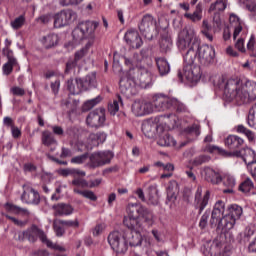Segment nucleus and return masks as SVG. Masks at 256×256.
<instances>
[{"mask_svg": "<svg viewBox=\"0 0 256 256\" xmlns=\"http://www.w3.org/2000/svg\"><path fill=\"white\" fill-rule=\"evenodd\" d=\"M124 59L125 65L136 67L130 68L128 73L119 82L121 94L131 97L136 93V85H147L149 83L150 74L147 67L143 65V58L139 54L135 53L132 60L127 57Z\"/></svg>", "mask_w": 256, "mask_h": 256, "instance_id": "obj_1", "label": "nucleus"}, {"mask_svg": "<svg viewBox=\"0 0 256 256\" xmlns=\"http://www.w3.org/2000/svg\"><path fill=\"white\" fill-rule=\"evenodd\" d=\"M195 59H197V52L190 51L184 56V68L178 71V78L183 81V77L188 83H199L201 80V67L195 65Z\"/></svg>", "mask_w": 256, "mask_h": 256, "instance_id": "obj_2", "label": "nucleus"}, {"mask_svg": "<svg viewBox=\"0 0 256 256\" xmlns=\"http://www.w3.org/2000/svg\"><path fill=\"white\" fill-rule=\"evenodd\" d=\"M177 46L180 51L196 53L195 49H199V41L195 37V28L185 26L178 35Z\"/></svg>", "mask_w": 256, "mask_h": 256, "instance_id": "obj_3", "label": "nucleus"}, {"mask_svg": "<svg viewBox=\"0 0 256 256\" xmlns=\"http://www.w3.org/2000/svg\"><path fill=\"white\" fill-rule=\"evenodd\" d=\"M228 212L218 223V231L220 233H229L235 227L237 219H241L243 215V208L234 204L228 207Z\"/></svg>", "mask_w": 256, "mask_h": 256, "instance_id": "obj_4", "label": "nucleus"}, {"mask_svg": "<svg viewBox=\"0 0 256 256\" xmlns=\"http://www.w3.org/2000/svg\"><path fill=\"white\" fill-rule=\"evenodd\" d=\"M99 27V22L86 21L81 22L78 26L72 31L73 41L75 43H81V41L90 37V41H93L94 33Z\"/></svg>", "mask_w": 256, "mask_h": 256, "instance_id": "obj_5", "label": "nucleus"}, {"mask_svg": "<svg viewBox=\"0 0 256 256\" xmlns=\"http://www.w3.org/2000/svg\"><path fill=\"white\" fill-rule=\"evenodd\" d=\"M220 87H224V97L226 101H236L238 105H241V90L243 84L237 79H229L224 82V85L220 84Z\"/></svg>", "mask_w": 256, "mask_h": 256, "instance_id": "obj_6", "label": "nucleus"}, {"mask_svg": "<svg viewBox=\"0 0 256 256\" xmlns=\"http://www.w3.org/2000/svg\"><path fill=\"white\" fill-rule=\"evenodd\" d=\"M196 56L198 55V61L200 65L204 67H209L215 63V48L209 45L198 44V48H195Z\"/></svg>", "mask_w": 256, "mask_h": 256, "instance_id": "obj_7", "label": "nucleus"}, {"mask_svg": "<svg viewBox=\"0 0 256 256\" xmlns=\"http://www.w3.org/2000/svg\"><path fill=\"white\" fill-rule=\"evenodd\" d=\"M37 238L40 239L43 243H45L47 239V235L45 232L36 225H32L30 228L26 229L25 231L18 233V241H25L27 239L30 243H35Z\"/></svg>", "mask_w": 256, "mask_h": 256, "instance_id": "obj_8", "label": "nucleus"}, {"mask_svg": "<svg viewBox=\"0 0 256 256\" xmlns=\"http://www.w3.org/2000/svg\"><path fill=\"white\" fill-rule=\"evenodd\" d=\"M113 157L114 154L111 151L95 152L89 157L90 162L87 164V167H89L90 169H97V167L109 165Z\"/></svg>", "mask_w": 256, "mask_h": 256, "instance_id": "obj_9", "label": "nucleus"}, {"mask_svg": "<svg viewBox=\"0 0 256 256\" xmlns=\"http://www.w3.org/2000/svg\"><path fill=\"white\" fill-rule=\"evenodd\" d=\"M108 243L116 253H126L128 249L127 240L119 231H114L108 236Z\"/></svg>", "mask_w": 256, "mask_h": 256, "instance_id": "obj_10", "label": "nucleus"}, {"mask_svg": "<svg viewBox=\"0 0 256 256\" xmlns=\"http://www.w3.org/2000/svg\"><path fill=\"white\" fill-rule=\"evenodd\" d=\"M155 19L153 16L146 14L143 16L140 24L139 31L148 41L153 40V35H155Z\"/></svg>", "mask_w": 256, "mask_h": 256, "instance_id": "obj_11", "label": "nucleus"}, {"mask_svg": "<svg viewBox=\"0 0 256 256\" xmlns=\"http://www.w3.org/2000/svg\"><path fill=\"white\" fill-rule=\"evenodd\" d=\"M22 187L21 201L23 203H27V205H39L41 203V196L37 190L33 189L29 184H24Z\"/></svg>", "mask_w": 256, "mask_h": 256, "instance_id": "obj_12", "label": "nucleus"}, {"mask_svg": "<svg viewBox=\"0 0 256 256\" xmlns=\"http://www.w3.org/2000/svg\"><path fill=\"white\" fill-rule=\"evenodd\" d=\"M77 15L72 10H61L54 16V27L61 29V27H67Z\"/></svg>", "mask_w": 256, "mask_h": 256, "instance_id": "obj_13", "label": "nucleus"}, {"mask_svg": "<svg viewBox=\"0 0 256 256\" xmlns=\"http://www.w3.org/2000/svg\"><path fill=\"white\" fill-rule=\"evenodd\" d=\"M202 195L203 187L198 186L194 197V207L195 209H198L199 215H201V213H203V211L205 210V207L209 205V198L211 197V192L207 190L204 196Z\"/></svg>", "mask_w": 256, "mask_h": 256, "instance_id": "obj_14", "label": "nucleus"}, {"mask_svg": "<svg viewBox=\"0 0 256 256\" xmlns=\"http://www.w3.org/2000/svg\"><path fill=\"white\" fill-rule=\"evenodd\" d=\"M127 212L137 213V215H139L140 217H142V219H144L147 225H153V219H154L153 212L148 208H146L145 206H139L137 204H129Z\"/></svg>", "mask_w": 256, "mask_h": 256, "instance_id": "obj_15", "label": "nucleus"}, {"mask_svg": "<svg viewBox=\"0 0 256 256\" xmlns=\"http://www.w3.org/2000/svg\"><path fill=\"white\" fill-rule=\"evenodd\" d=\"M153 103L148 101H135L132 104V113L136 117H143V115H149V113H153Z\"/></svg>", "mask_w": 256, "mask_h": 256, "instance_id": "obj_16", "label": "nucleus"}, {"mask_svg": "<svg viewBox=\"0 0 256 256\" xmlns=\"http://www.w3.org/2000/svg\"><path fill=\"white\" fill-rule=\"evenodd\" d=\"M256 99V84H246L242 85L240 105L243 103H251Z\"/></svg>", "mask_w": 256, "mask_h": 256, "instance_id": "obj_17", "label": "nucleus"}, {"mask_svg": "<svg viewBox=\"0 0 256 256\" xmlns=\"http://www.w3.org/2000/svg\"><path fill=\"white\" fill-rule=\"evenodd\" d=\"M86 123L89 127H101L105 123V112L103 110H96L89 113L86 118Z\"/></svg>", "mask_w": 256, "mask_h": 256, "instance_id": "obj_18", "label": "nucleus"}, {"mask_svg": "<svg viewBox=\"0 0 256 256\" xmlns=\"http://www.w3.org/2000/svg\"><path fill=\"white\" fill-rule=\"evenodd\" d=\"M173 98L167 96H155L153 100L154 111H167L171 109Z\"/></svg>", "mask_w": 256, "mask_h": 256, "instance_id": "obj_19", "label": "nucleus"}, {"mask_svg": "<svg viewBox=\"0 0 256 256\" xmlns=\"http://www.w3.org/2000/svg\"><path fill=\"white\" fill-rule=\"evenodd\" d=\"M124 39L132 49H139L143 45V39L136 30H129L125 33Z\"/></svg>", "mask_w": 256, "mask_h": 256, "instance_id": "obj_20", "label": "nucleus"}, {"mask_svg": "<svg viewBox=\"0 0 256 256\" xmlns=\"http://www.w3.org/2000/svg\"><path fill=\"white\" fill-rule=\"evenodd\" d=\"M123 223L125 227L132 231H141V222H139V215L135 212H128V216L124 217Z\"/></svg>", "mask_w": 256, "mask_h": 256, "instance_id": "obj_21", "label": "nucleus"}, {"mask_svg": "<svg viewBox=\"0 0 256 256\" xmlns=\"http://www.w3.org/2000/svg\"><path fill=\"white\" fill-rule=\"evenodd\" d=\"M202 176L205 181L212 183V185H219L223 181L221 174L210 167H205L202 171Z\"/></svg>", "mask_w": 256, "mask_h": 256, "instance_id": "obj_22", "label": "nucleus"}, {"mask_svg": "<svg viewBox=\"0 0 256 256\" xmlns=\"http://www.w3.org/2000/svg\"><path fill=\"white\" fill-rule=\"evenodd\" d=\"M79 87L82 88V91H89L97 87V76L95 72L88 74L84 79H78Z\"/></svg>", "mask_w": 256, "mask_h": 256, "instance_id": "obj_23", "label": "nucleus"}, {"mask_svg": "<svg viewBox=\"0 0 256 256\" xmlns=\"http://www.w3.org/2000/svg\"><path fill=\"white\" fill-rule=\"evenodd\" d=\"M224 143L228 149H231V151H237V149L242 147V145L245 143V140L237 135H229L224 140Z\"/></svg>", "mask_w": 256, "mask_h": 256, "instance_id": "obj_24", "label": "nucleus"}, {"mask_svg": "<svg viewBox=\"0 0 256 256\" xmlns=\"http://www.w3.org/2000/svg\"><path fill=\"white\" fill-rule=\"evenodd\" d=\"M55 217H63V215H71L73 207L69 204L59 203L52 206Z\"/></svg>", "mask_w": 256, "mask_h": 256, "instance_id": "obj_25", "label": "nucleus"}, {"mask_svg": "<svg viewBox=\"0 0 256 256\" xmlns=\"http://www.w3.org/2000/svg\"><path fill=\"white\" fill-rule=\"evenodd\" d=\"M8 61L3 65L4 75H11L13 68L17 65V59L13 57V51L7 50Z\"/></svg>", "mask_w": 256, "mask_h": 256, "instance_id": "obj_26", "label": "nucleus"}, {"mask_svg": "<svg viewBox=\"0 0 256 256\" xmlns=\"http://www.w3.org/2000/svg\"><path fill=\"white\" fill-rule=\"evenodd\" d=\"M5 209L6 211H8V213H12V215H23L24 217H29L30 215L29 210H27V208H22L11 203H6Z\"/></svg>", "mask_w": 256, "mask_h": 256, "instance_id": "obj_27", "label": "nucleus"}, {"mask_svg": "<svg viewBox=\"0 0 256 256\" xmlns=\"http://www.w3.org/2000/svg\"><path fill=\"white\" fill-rule=\"evenodd\" d=\"M157 143L160 147H176L177 145V141L167 132L159 136Z\"/></svg>", "mask_w": 256, "mask_h": 256, "instance_id": "obj_28", "label": "nucleus"}, {"mask_svg": "<svg viewBox=\"0 0 256 256\" xmlns=\"http://www.w3.org/2000/svg\"><path fill=\"white\" fill-rule=\"evenodd\" d=\"M173 47V40L171 36L167 33H164L160 40V51L162 53H169Z\"/></svg>", "mask_w": 256, "mask_h": 256, "instance_id": "obj_29", "label": "nucleus"}, {"mask_svg": "<svg viewBox=\"0 0 256 256\" xmlns=\"http://www.w3.org/2000/svg\"><path fill=\"white\" fill-rule=\"evenodd\" d=\"M42 43L46 49H51V47H57L59 45V35L48 34L42 39Z\"/></svg>", "mask_w": 256, "mask_h": 256, "instance_id": "obj_30", "label": "nucleus"}, {"mask_svg": "<svg viewBox=\"0 0 256 256\" xmlns=\"http://www.w3.org/2000/svg\"><path fill=\"white\" fill-rule=\"evenodd\" d=\"M184 17L186 19H190V21H192V23H199V21H201V19H203V8L201 7V4H198L196 6V9L194 11V13H186L184 14Z\"/></svg>", "mask_w": 256, "mask_h": 256, "instance_id": "obj_31", "label": "nucleus"}, {"mask_svg": "<svg viewBox=\"0 0 256 256\" xmlns=\"http://www.w3.org/2000/svg\"><path fill=\"white\" fill-rule=\"evenodd\" d=\"M156 65L158 67V71L161 77L168 75L169 71H171V66L169 65L167 59L165 58H157Z\"/></svg>", "mask_w": 256, "mask_h": 256, "instance_id": "obj_32", "label": "nucleus"}, {"mask_svg": "<svg viewBox=\"0 0 256 256\" xmlns=\"http://www.w3.org/2000/svg\"><path fill=\"white\" fill-rule=\"evenodd\" d=\"M148 201L150 205H159V190L157 189V185L148 187Z\"/></svg>", "mask_w": 256, "mask_h": 256, "instance_id": "obj_33", "label": "nucleus"}, {"mask_svg": "<svg viewBox=\"0 0 256 256\" xmlns=\"http://www.w3.org/2000/svg\"><path fill=\"white\" fill-rule=\"evenodd\" d=\"M41 141L42 145H45V147L57 145V139H55V136H53V133H51L49 130H45L42 132Z\"/></svg>", "mask_w": 256, "mask_h": 256, "instance_id": "obj_34", "label": "nucleus"}, {"mask_svg": "<svg viewBox=\"0 0 256 256\" xmlns=\"http://www.w3.org/2000/svg\"><path fill=\"white\" fill-rule=\"evenodd\" d=\"M93 46V40H89L85 47L81 48L80 50L76 51L74 54V60L76 63H79L81 59L86 57L87 53H89V49Z\"/></svg>", "mask_w": 256, "mask_h": 256, "instance_id": "obj_35", "label": "nucleus"}, {"mask_svg": "<svg viewBox=\"0 0 256 256\" xmlns=\"http://www.w3.org/2000/svg\"><path fill=\"white\" fill-rule=\"evenodd\" d=\"M59 174L62 175V177H69V175H71L72 177H85L86 175L85 171H81L75 168L61 169L59 170Z\"/></svg>", "mask_w": 256, "mask_h": 256, "instance_id": "obj_36", "label": "nucleus"}, {"mask_svg": "<svg viewBox=\"0 0 256 256\" xmlns=\"http://www.w3.org/2000/svg\"><path fill=\"white\" fill-rule=\"evenodd\" d=\"M223 219V213L221 211L212 210L210 218V227L213 229L216 227V230L219 231V222Z\"/></svg>", "mask_w": 256, "mask_h": 256, "instance_id": "obj_37", "label": "nucleus"}, {"mask_svg": "<svg viewBox=\"0 0 256 256\" xmlns=\"http://www.w3.org/2000/svg\"><path fill=\"white\" fill-rule=\"evenodd\" d=\"M128 241L131 247H139V245L143 243V236H141V233H139V231H133L131 232Z\"/></svg>", "mask_w": 256, "mask_h": 256, "instance_id": "obj_38", "label": "nucleus"}, {"mask_svg": "<svg viewBox=\"0 0 256 256\" xmlns=\"http://www.w3.org/2000/svg\"><path fill=\"white\" fill-rule=\"evenodd\" d=\"M79 78H76L75 83L73 82V78H70L67 81V89L72 95H79L83 90L79 87Z\"/></svg>", "mask_w": 256, "mask_h": 256, "instance_id": "obj_39", "label": "nucleus"}, {"mask_svg": "<svg viewBox=\"0 0 256 256\" xmlns=\"http://www.w3.org/2000/svg\"><path fill=\"white\" fill-rule=\"evenodd\" d=\"M255 189V184L253 183V180L251 178H246L240 185H239V191L242 193H245V195L251 193Z\"/></svg>", "mask_w": 256, "mask_h": 256, "instance_id": "obj_40", "label": "nucleus"}, {"mask_svg": "<svg viewBox=\"0 0 256 256\" xmlns=\"http://www.w3.org/2000/svg\"><path fill=\"white\" fill-rule=\"evenodd\" d=\"M230 23H231V25H233V23H235L233 39H237V37H239V33H241V31H243V26H241L239 17H237L235 14L230 15Z\"/></svg>", "mask_w": 256, "mask_h": 256, "instance_id": "obj_41", "label": "nucleus"}, {"mask_svg": "<svg viewBox=\"0 0 256 256\" xmlns=\"http://www.w3.org/2000/svg\"><path fill=\"white\" fill-rule=\"evenodd\" d=\"M175 187H177V182L173 181L170 182L168 188H167V199H166V203H174V201L177 200V194H175Z\"/></svg>", "mask_w": 256, "mask_h": 256, "instance_id": "obj_42", "label": "nucleus"}, {"mask_svg": "<svg viewBox=\"0 0 256 256\" xmlns=\"http://www.w3.org/2000/svg\"><path fill=\"white\" fill-rule=\"evenodd\" d=\"M211 31H213V27L209 24V21L203 20L201 33L204 34L206 39L213 41V33H211Z\"/></svg>", "mask_w": 256, "mask_h": 256, "instance_id": "obj_43", "label": "nucleus"}, {"mask_svg": "<svg viewBox=\"0 0 256 256\" xmlns=\"http://www.w3.org/2000/svg\"><path fill=\"white\" fill-rule=\"evenodd\" d=\"M209 243H210V249L212 250L213 256L219 255V253H221V249H223V246L225 245L218 238L214 239L212 242H209Z\"/></svg>", "mask_w": 256, "mask_h": 256, "instance_id": "obj_44", "label": "nucleus"}, {"mask_svg": "<svg viewBox=\"0 0 256 256\" xmlns=\"http://www.w3.org/2000/svg\"><path fill=\"white\" fill-rule=\"evenodd\" d=\"M227 9V0H216V2L212 3L209 8V13L213 11H223Z\"/></svg>", "mask_w": 256, "mask_h": 256, "instance_id": "obj_45", "label": "nucleus"}, {"mask_svg": "<svg viewBox=\"0 0 256 256\" xmlns=\"http://www.w3.org/2000/svg\"><path fill=\"white\" fill-rule=\"evenodd\" d=\"M236 131L237 133H242L243 135H245L248 141H255V133H253V131L247 129L243 125H238L236 127Z\"/></svg>", "mask_w": 256, "mask_h": 256, "instance_id": "obj_46", "label": "nucleus"}, {"mask_svg": "<svg viewBox=\"0 0 256 256\" xmlns=\"http://www.w3.org/2000/svg\"><path fill=\"white\" fill-rule=\"evenodd\" d=\"M236 131L237 133H242L243 135H245L248 141H255V133H253V131L247 129L243 125H238L236 127Z\"/></svg>", "mask_w": 256, "mask_h": 256, "instance_id": "obj_47", "label": "nucleus"}, {"mask_svg": "<svg viewBox=\"0 0 256 256\" xmlns=\"http://www.w3.org/2000/svg\"><path fill=\"white\" fill-rule=\"evenodd\" d=\"M119 103L123 104V100L121 99V96L118 95L117 100H114L112 103L108 105V112L110 115H116L119 111Z\"/></svg>", "mask_w": 256, "mask_h": 256, "instance_id": "obj_48", "label": "nucleus"}, {"mask_svg": "<svg viewBox=\"0 0 256 256\" xmlns=\"http://www.w3.org/2000/svg\"><path fill=\"white\" fill-rule=\"evenodd\" d=\"M62 224L61 220L55 219L53 222L54 232L56 233V237H63L65 235V228Z\"/></svg>", "mask_w": 256, "mask_h": 256, "instance_id": "obj_49", "label": "nucleus"}, {"mask_svg": "<svg viewBox=\"0 0 256 256\" xmlns=\"http://www.w3.org/2000/svg\"><path fill=\"white\" fill-rule=\"evenodd\" d=\"M73 191L78 195H82V197H85V199H90V201H95L97 199V196L91 190L81 191L79 188H73Z\"/></svg>", "mask_w": 256, "mask_h": 256, "instance_id": "obj_50", "label": "nucleus"}, {"mask_svg": "<svg viewBox=\"0 0 256 256\" xmlns=\"http://www.w3.org/2000/svg\"><path fill=\"white\" fill-rule=\"evenodd\" d=\"M101 101H102L101 96H97L94 99L86 101L83 105V111H91V109H93V107H95V105H99V103H101Z\"/></svg>", "mask_w": 256, "mask_h": 256, "instance_id": "obj_51", "label": "nucleus"}, {"mask_svg": "<svg viewBox=\"0 0 256 256\" xmlns=\"http://www.w3.org/2000/svg\"><path fill=\"white\" fill-rule=\"evenodd\" d=\"M200 129L201 126H199V124H193L185 129V133H187V135H191L192 137H199V135H201Z\"/></svg>", "mask_w": 256, "mask_h": 256, "instance_id": "obj_52", "label": "nucleus"}, {"mask_svg": "<svg viewBox=\"0 0 256 256\" xmlns=\"http://www.w3.org/2000/svg\"><path fill=\"white\" fill-rule=\"evenodd\" d=\"M72 185L74 186V189H87L89 187V182L83 178H75L72 180Z\"/></svg>", "mask_w": 256, "mask_h": 256, "instance_id": "obj_53", "label": "nucleus"}, {"mask_svg": "<svg viewBox=\"0 0 256 256\" xmlns=\"http://www.w3.org/2000/svg\"><path fill=\"white\" fill-rule=\"evenodd\" d=\"M172 107L176 109L177 113L187 112V106H185V104H183L181 101L177 100L176 98H172Z\"/></svg>", "mask_w": 256, "mask_h": 256, "instance_id": "obj_54", "label": "nucleus"}, {"mask_svg": "<svg viewBox=\"0 0 256 256\" xmlns=\"http://www.w3.org/2000/svg\"><path fill=\"white\" fill-rule=\"evenodd\" d=\"M11 27L14 28L15 30L21 29L23 25H25V16L20 15L19 17L15 18L11 23Z\"/></svg>", "mask_w": 256, "mask_h": 256, "instance_id": "obj_55", "label": "nucleus"}, {"mask_svg": "<svg viewBox=\"0 0 256 256\" xmlns=\"http://www.w3.org/2000/svg\"><path fill=\"white\" fill-rule=\"evenodd\" d=\"M209 161H211V157L207 155H200L193 160V165L199 167V165H203V163H209Z\"/></svg>", "mask_w": 256, "mask_h": 256, "instance_id": "obj_56", "label": "nucleus"}, {"mask_svg": "<svg viewBox=\"0 0 256 256\" xmlns=\"http://www.w3.org/2000/svg\"><path fill=\"white\" fill-rule=\"evenodd\" d=\"M89 153H84L80 156H75L71 159V163H76L77 165H81L85 163L89 159Z\"/></svg>", "mask_w": 256, "mask_h": 256, "instance_id": "obj_57", "label": "nucleus"}, {"mask_svg": "<svg viewBox=\"0 0 256 256\" xmlns=\"http://www.w3.org/2000/svg\"><path fill=\"white\" fill-rule=\"evenodd\" d=\"M248 169L250 172V175H252L254 181H256V158H253V160H248Z\"/></svg>", "mask_w": 256, "mask_h": 256, "instance_id": "obj_58", "label": "nucleus"}, {"mask_svg": "<svg viewBox=\"0 0 256 256\" xmlns=\"http://www.w3.org/2000/svg\"><path fill=\"white\" fill-rule=\"evenodd\" d=\"M206 150L208 151V153H219V155H229V153L225 152L223 148H220L215 145H208Z\"/></svg>", "mask_w": 256, "mask_h": 256, "instance_id": "obj_59", "label": "nucleus"}, {"mask_svg": "<svg viewBox=\"0 0 256 256\" xmlns=\"http://www.w3.org/2000/svg\"><path fill=\"white\" fill-rule=\"evenodd\" d=\"M60 223L64 225V227H73L74 229H77L79 227V220H60Z\"/></svg>", "mask_w": 256, "mask_h": 256, "instance_id": "obj_60", "label": "nucleus"}, {"mask_svg": "<svg viewBox=\"0 0 256 256\" xmlns=\"http://www.w3.org/2000/svg\"><path fill=\"white\" fill-rule=\"evenodd\" d=\"M45 245H47V247H49L50 249H54V251H65V248L62 246H59V244H53V242H51V240L47 239L46 236V241H44Z\"/></svg>", "mask_w": 256, "mask_h": 256, "instance_id": "obj_61", "label": "nucleus"}, {"mask_svg": "<svg viewBox=\"0 0 256 256\" xmlns=\"http://www.w3.org/2000/svg\"><path fill=\"white\" fill-rule=\"evenodd\" d=\"M209 221V212H205L199 222V227L201 229H205V227H207V223Z\"/></svg>", "mask_w": 256, "mask_h": 256, "instance_id": "obj_62", "label": "nucleus"}, {"mask_svg": "<svg viewBox=\"0 0 256 256\" xmlns=\"http://www.w3.org/2000/svg\"><path fill=\"white\" fill-rule=\"evenodd\" d=\"M214 211H220V213H225V202L223 200H218L213 208Z\"/></svg>", "mask_w": 256, "mask_h": 256, "instance_id": "obj_63", "label": "nucleus"}, {"mask_svg": "<svg viewBox=\"0 0 256 256\" xmlns=\"http://www.w3.org/2000/svg\"><path fill=\"white\" fill-rule=\"evenodd\" d=\"M202 253L205 256H213V250H211V243H206L202 249Z\"/></svg>", "mask_w": 256, "mask_h": 256, "instance_id": "obj_64", "label": "nucleus"}]
</instances>
